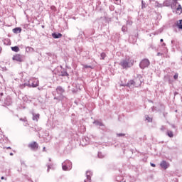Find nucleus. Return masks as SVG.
Returning a JSON list of instances; mask_svg holds the SVG:
<instances>
[{"mask_svg": "<svg viewBox=\"0 0 182 182\" xmlns=\"http://www.w3.org/2000/svg\"><path fill=\"white\" fill-rule=\"evenodd\" d=\"M134 63V60L130 58H126L120 61L119 65L123 68V69H128V68H132Z\"/></svg>", "mask_w": 182, "mask_h": 182, "instance_id": "1", "label": "nucleus"}, {"mask_svg": "<svg viewBox=\"0 0 182 182\" xmlns=\"http://www.w3.org/2000/svg\"><path fill=\"white\" fill-rule=\"evenodd\" d=\"M163 4L164 6H171L173 12H176L177 4L174 3V0H166Z\"/></svg>", "mask_w": 182, "mask_h": 182, "instance_id": "2", "label": "nucleus"}, {"mask_svg": "<svg viewBox=\"0 0 182 182\" xmlns=\"http://www.w3.org/2000/svg\"><path fill=\"white\" fill-rule=\"evenodd\" d=\"M12 60H14V62H17L18 63H22V62H25V55L16 54L13 55Z\"/></svg>", "mask_w": 182, "mask_h": 182, "instance_id": "3", "label": "nucleus"}, {"mask_svg": "<svg viewBox=\"0 0 182 182\" xmlns=\"http://www.w3.org/2000/svg\"><path fill=\"white\" fill-rule=\"evenodd\" d=\"M134 82H135L136 87L141 86V83H143V77L141 75H136L134 79Z\"/></svg>", "mask_w": 182, "mask_h": 182, "instance_id": "4", "label": "nucleus"}, {"mask_svg": "<svg viewBox=\"0 0 182 182\" xmlns=\"http://www.w3.org/2000/svg\"><path fill=\"white\" fill-rule=\"evenodd\" d=\"M25 85L26 86H28V87H38L39 86V82L36 79H31Z\"/></svg>", "mask_w": 182, "mask_h": 182, "instance_id": "5", "label": "nucleus"}, {"mask_svg": "<svg viewBox=\"0 0 182 182\" xmlns=\"http://www.w3.org/2000/svg\"><path fill=\"white\" fill-rule=\"evenodd\" d=\"M149 66H150V60L147 58L142 60L139 63L141 69H146V68H149Z\"/></svg>", "mask_w": 182, "mask_h": 182, "instance_id": "6", "label": "nucleus"}, {"mask_svg": "<svg viewBox=\"0 0 182 182\" xmlns=\"http://www.w3.org/2000/svg\"><path fill=\"white\" fill-rule=\"evenodd\" d=\"M55 90H56V93L58 94L59 96H61L64 99H66V97L63 95V93H65V88H63L62 86H58Z\"/></svg>", "mask_w": 182, "mask_h": 182, "instance_id": "7", "label": "nucleus"}, {"mask_svg": "<svg viewBox=\"0 0 182 182\" xmlns=\"http://www.w3.org/2000/svg\"><path fill=\"white\" fill-rule=\"evenodd\" d=\"M28 147H29L31 150H33V151H36L38 149H39V144H38V142L33 141L29 144L28 145Z\"/></svg>", "mask_w": 182, "mask_h": 182, "instance_id": "8", "label": "nucleus"}, {"mask_svg": "<svg viewBox=\"0 0 182 182\" xmlns=\"http://www.w3.org/2000/svg\"><path fill=\"white\" fill-rule=\"evenodd\" d=\"M173 1H174V4L178 5V6L176 8V14L177 15H181V14H182L181 5L180 4H178V2L177 1L178 0H173Z\"/></svg>", "mask_w": 182, "mask_h": 182, "instance_id": "9", "label": "nucleus"}, {"mask_svg": "<svg viewBox=\"0 0 182 182\" xmlns=\"http://www.w3.org/2000/svg\"><path fill=\"white\" fill-rule=\"evenodd\" d=\"M126 86H127V87H129V89H134V87H136V83L134 82V80L128 81V82L126 84Z\"/></svg>", "mask_w": 182, "mask_h": 182, "instance_id": "10", "label": "nucleus"}, {"mask_svg": "<svg viewBox=\"0 0 182 182\" xmlns=\"http://www.w3.org/2000/svg\"><path fill=\"white\" fill-rule=\"evenodd\" d=\"M92 171H87V172H86V177H87V179H85V180L84 181V182H92Z\"/></svg>", "mask_w": 182, "mask_h": 182, "instance_id": "11", "label": "nucleus"}, {"mask_svg": "<svg viewBox=\"0 0 182 182\" xmlns=\"http://www.w3.org/2000/svg\"><path fill=\"white\" fill-rule=\"evenodd\" d=\"M4 105H6V106H11V105H12V99H11V97H6Z\"/></svg>", "mask_w": 182, "mask_h": 182, "instance_id": "12", "label": "nucleus"}, {"mask_svg": "<svg viewBox=\"0 0 182 182\" xmlns=\"http://www.w3.org/2000/svg\"><path fill=\"white\" fill-rule=\"evenodd\" d=\"M160 166L164 170H167L168 168V164L166 161H162Z\"/></svg>", "mask_w": 182, "mask_h": 182, "instance_id": "13", "label": "nucleus"}, {"mask_svg": "<svg viewBox=\"0 0 182 182\" xmlns=\"http://www.w3.org/2000/svg\"><path fill=\"white\" fill-rule=\"evenodd\" d=\"M52 36H53V38H54V39H59V38H62V33H52Z\"/></svg>", "mask_w": 182, "mask_h": 182, "instance_id": "14", "label": "nucleus"}, {"mask_svg": "<svg viewBox=\"0 0 182 182\" xmlns=\"http://www.w3.org/2000/svg\"><path fill=\"white\" fill-rule=\"evenodd\" d=\"M13 32L16 34L21 33V32H22V28L21 27H16L13 29Z\"/></svg>", "mask_w": 182, "mask_h": 182, "instance_id": "15", "label": "nucleus"}, {"mask_svg": "<svg viewBox=\"0 0 182 182\" xmlns=\"http://www.w3.org/2000/svg\"><path fill=\"white\" fill-rule=\"evenodd\" d=\"M60 76H67V77H69V73H68V71H66V70L63 69V70H61Z\"/></svg>", "mask_w": 182, "mask_h": 182, "instance_id": "16", "label": "nucleus"}, {"mask_svg": "<svg viewBox=\"0 0 182 182\" xmlns=\"http://www.w3.org/2000/svg\"><path fill=\"white\" fill-rule=\"evenodd\" d=\"M26 52H27V53H33V52H35V49H33V48L32 47H26Z\"/></svg>", "mask_w": 182, "mask_h": 182, "instance_id": "17", "label": "nucleus"}, {"mask_svg": "<svg viewBox=\"0 0 182 182\" xmlns=\"http://www.w3.org/2000/svg\"><path fill=\"white\" fill-rule=\"evenodd\" d=\"M66 166L69 168V170H72V162L69 160H66L64 161Z\"/></svg>", "mask_w": 182, "mask_h": 182, "instance_id": "18", "label": "nucleus"}, {"mask_svg": "<svg viewBox=\"0 0 182 182\" xmlns=\"http://www.w3.org/2000/svg\"><path fill=\"white\" fill-rule=\"evenodd\" d=\"M33 114V120L38 122V120H39V117H40V114H35V113H32Z\"/></svg>", "mask_w": 182, "mask_h": 182, "instance_id": "19", "label": "nucleus"}, {"mask_svg": "<svg viewBox=\"0 0 182 182\" xmlns=\"http://www.w3.org/2000/svg\"><path fill=\"white\" fill-rule=\"evenodd\" d=\"M62 168L64 171H68L69 169L68 166H67L65 162L62 163Z\"/></svg>", "mask_w": 182, "mask_h": 182, "instance_id": "20", "label": "nucleus"}, {"mask_svg": "<svg viewBox=\"0 0 182 182\" xmlns=\"http://www.w3.org/2000/svg\"><path fill=\"white\" fill-rule=\"evenodd\" d=\"M154 6H155V8H163V6H164V4L159 3V1H155Z\"/></svg>", "mask_w": 182, "mask_h": 182, "instance_id": "21", "label": "nucleus"}, {"mask_svg": "<svg viewBox=\"0 0 182 182\" xmlns=\"http://www.w3.org/2000/svg\"><path fill=\"white\" fill-rule=\"evenodd\" d=\"M4 45H6V46H10V45H11V40H9V38H6L4 41Z\"/></svg>", "mask_w": 182, "mask_h": 182, "instance_id": "22", "label": "nucleus"}, {"mask_svg": "<svg viewBox=\"0 0 182 182\" xmlns=\"http://www.w3.org/2000/svg\"><path fill=\"white\" fill-rule=\"evenodd\" d=\"M93 124H95V126H100V127L103 126V122L99 120L94 121Z\"/></svg>", "mask_w": 182, "mask_h": 182, "instance_id": "23", "label": "nucleus"}, {"mask_svg": "<svg viewBox=\"0 0 182 182\" xmlns=\"http://www.w3.org/2000/svg\"><path fill=\"white\" fill-rule=\"evenodd\" d=\"M166 134L168 136V137H171V139L174 137V134L173 133L172 131L168 130L166 132Z\"/></svg>", "mask_w": 182, "mask_h": 182, "instance_id": "24", "label": "nucleus"}, {"mask_svg": "<svg viewBox=\"0 0 182 182\" xmlns=\"http://www.w3.org/2000/svg\"><path fill=\"white\" fill-rule=\"evenodd\" d=\"M11 50H13V52H19V47L18 46H13V47H11Z\"/></svg>", "mask_w": 182, "mask_h": 182, "instance_id": "25", "label": "nucleus"}, {"mask_svg": "<svg viewBox=\"0 0 182 182\" xmlns=\"http://www.w3.org/2000/svg\"><path fill=\"white\" fill-rule=\"evenodd\" d=\"M145 118L149 123H151V122H153V119L150 117H149V115H145Z\"/></svg>", "mask_w": 182, "mask_h": 182, "instance_id": "26", "label": "nucleus"}, {"mask_svg": "<svg viewBox=\"0 0 182 182\" xmlns=\"http://www.w3.org/2000/svg\"><path fill=\"white\" fill-rule=\"evenodd\" d=\"M65 99L63 97L59 95L58 97H54V100H63Z\"/></svg>", "mask_w": 182, "mask_h": 182, "instance_id": "27", "label": "nucleus"}, {"mask_svg": "<svg viewBox=\"0 0 182 182\" xmlns=\"http://www.w3.org/2000/svg\"><path fill=\"white\" fill-rule=\"evenodd\" d=\"M147 6V4H146V1H141V9H144Z\"/></svg>", "mask_w": 182, "mask_h": 182, "instance_id": "28", "label": "nucleus"}, {"mask_svg": "<svg viewBox=\"0 0 182 182\" xmlns=\"http://www.w3.org/2000/svg\"><path fill=\"white\" fill-rule=\"evenodd\" d=\"M105 58H106V53H102L100 54V59H102V60H105Z\"/></svg>", "mask_w": 182, "mask_h": 182, "instance_id": "29", "label": "nucleus"}, {"mask_svg": "<svg viewBox=\"0 0 182 182\" xmlns=\"http://www.w3.org/2000/svg\"><path fill=\"white\" fill-rule=\"evenodd\" d=\"M171 43L173 46H177V45H178V43L176 40H172Z\"/></svg>", "mask_w": 182, "mask_h": 182, "instance_id": "30", "label": "nucleus"}, {"mask_svg": "<svg viewBox=\"0 0 182 182\" xmlns=\"http://www.w3.org/2000/svg\"><path fill=\"white\" fill-rule=\"evenodd\" d=\"M98 157L99 159H103V157H105V155L102 152H98Z\"/></svg>", "mask_w": 182, "mask_h": 182, "instance_id": "31", "label": "nucleus"}, {"mask_svg": "<svg viewBox=\"0 0 182 182\" xmlns=\"http://www.w3.org/2000/svg\"><path fill=\"white\" fill-rule=\"evenodd\" d=\"M122 32H127V27L126 26H123L122 28Z\"/></svg>", "mask_w": 182, "mask_h": 182, "instance_id": "32", "label": "nucleus"}, {"mask_svg": "<svg viewBox=\"0 0 182 182\" xmlns=\"http://www.w3.org/2000/svg\"><path fill=\"white\" fill-rule=\"evenodd\" d=\"M124 136H126V134L122 133L117 134V137H124Z\"/></svg>", "mask_w": 182, "mask_h": 182, "instance_id": "33", "label": "nucleus"}, {"mask_svg": "<svg viewBox=\"0 0 182 182\" xmlns=\"http://www.w3.org/2000/svg\"><path fill=\"white\" fill-rule=\"evenodd\" d=\"M127 25H129L131 26V25H133V21H130V20H128L127 21Z\"/></svg>", "mask_w": 182, "mask_h": 182, "instance_id": "34", "label": "nucleus"}, {"mask_svg": "<svg viewBox=\"0 0 182 182\" xmlns=\"http://www.w3.org/2000/svg\"><path fill=\"white\" fill-rule=\"evenodd\" d=\"M173 79H175V80H177L178 79V73H176L173 75Z\"/></svg>", "mask_w": 182, "mask_h": 182, "instance_id": "35", "label": "nucleus"}, {"mask_svg": "<svg viewBox=\"0 0 182 182\" xmlns=\"http://www.w3.org/2000/svg\"><path fill=\"white\" fill-rule=\"evenodd\" d=\"M100 129H101V130L105 131L106 130V127L105 126V124H102V125L100 126Z\"/></svg>", "mask_w": 182, "mask_h": 182, "instance_id": "36", "label": "nucleus"}, {"mask_svg": "<svg viewBox=\"0 0 182 182\" xmlns=\"http://www.w3.org/2000/svg\"><path fill=\"white\" fill-rule=\"evenodd\" d=\"M161 132H164L166 130V127L164 126H162L160 129Z\"/></svg>", "mask_w": 182, "mask_h": 182, "instance_id": "37", "label": "nucleus"}, {"mask_svg": "<svg viewBox=\"0 0 182 182\" xmlns=\"http://www.w3.org/2000/svg\"><path fill=\"white\" fill-rule=\"evenodd\" d=\"M4 96V93H0V102L2 100V97Z\"/></svg>", "mask_w": 182, "mask_h": 182, "instance_id": "38", "label": "nucleus"}, {"mask_svg": "<svg viewBox=\"0 0 182 182\" xmlns=\"http://www.w3.org/2000/svg\"><path fill=\"white\" fill-rule=\"evenodd\" d=\"M21 122H26V118H20Z\"/></svg>", "mask_w": 182, "mask_h": 182, "instance_id": "39", "label": "nucleus"}, {"mask_svg": "<svg viewBox=\"0 0 182 182\" xmlns=\"http://www.w3.org/2000/svg\"><path fill=\"white\" fill-rule=\"evenodd\" d=\"M164 53H158L157 56H163Z\"/></svg>", "mask_w": 182, "mask_h": 182, "instance_id": "40", "label": "nucleus"}, {"mask_svg": "<svg viewBox=\"0 0 182 182\" xmlns=\"http://www.w3.org/2000/svg\"><path fill=\"white\" fill-rule=\"evenodd\" d=\"M85 68L86 69H87V68H92V66L86 65H85Z\"/></svg>", "mask_w": 182, "mask_h": 182, "instance_id": "41", "label": "nucleus"}, {"mask_svg": "<svg viewBox=\"0 0 182 182\" xmlns=\"http://www.w3.org/2000/svg\"><path fill=\"white\" fill-rule=\"evenodd\" d=\"M151 167H156V164H154L153 163H151Z\"/></svg>", "mask_w": 182, "mask_h": 182, "instance_id": "42", "label": "nucleus"}, {"mask_svg": "<svg viewBox=\"0 0 182 182\" xmlns=\"http://www.w3.org/2000/svg\"><path fill=\"white\" fill-rule=\"evenodd\" d=\"M50 168V166H48V169H47V171L49 172V169Z\"/></svg>", "mask_w": 182, "mask_h": 182, "instance_id": "43", "label": "nucleus"}, {"mask_svg": "<svg viewBox=\"0 0 182 182\" xmlns=\"http://www.w3.org/2000/svg\"><path fill=\"white\" fill-rule=\"evenodd\" d=\"M1 180H5V177L1 176Z\"/></svg>", "mask_w": 182, "mask_h": 182, "instance_id": "44", "label": "nucleus"}, {"mask_svg": "<svg viewBox=\"0 0 182 182\" xmlns=\"http://www.w3.org/2000/svg\"><path fill=\"white\" fill-rule=\"evenodd\" d=\"M80 35H84L83 32L81 31V32L80 33Z\"/></svg>", "mask_w": 182, "mask_h": 182, "instance_id": "45", "label": "nucleus"}, {"mask_svg": "<svg viewBox=\"0 0 182 182\" xmlns=\"http://www.w3.org/2000/svg\"><path fill=\"white\" fill-rule=\"evenodd\" d=\"M1 51H2V48L0 47V53H1Z\"/></svg>", "mask_w": 182, "mask_h": 182, "instance_id": "46", "label": "nucleus"}, {"mask_svg": "<svg viewBox=\"0 0 182 182\" xmlns=\"http://www.w3.org/2000/svg\"><path fill=\"white\" fill-rule=\"evenodd\" d=\"M10 156H14V153H10Z\"/></svg>", "mask_w": 182, "mask_h": 182, "instance_id": "47", "label": "nucleus"}, {"mask_svg": "<svg viewBox=\"0 0 182 182\" xmlns=\"http://www.w3.org/2000/svg\"><path fill=\"white\" fill-rule=\"evenodd\" d=\"M164 41V40H163V38H161V40H160V42H163Z\"/></svg>", "mask_w": 182, "mask_h": 182, "instance_id": "48", "label": "nucleus"}, {"mask_svg": "<svg viewBox=\"0 0 182 182\" xmlns=\"http://www.w3.org/2000/svg\"><path fill=\"white\" fill-rule=\"evenodd\" d=\"M164 50H167V48H164Z\"/></svg>", "mask_w": 182, "mask_h": 182, "instance_id": "49", "label": "nucleus"}, {"mask_svg": "<svg viewBox=\"0 0 182 182\" xmlns=\"http://www.w3.org/2000/svg\"><path fill=\"white\" fill-rule=\"evenodd\" d=\"M49 161H52V159L50 158H49Z\"/></svg>", "mask_w": 182, "mask_h": 182, "instance_id": "50", "label": "nucleus"}, {"mask_svg": "<svg viewBox=\"0 0 182 182\" xmlns=\"http://www.w3.org/2000/svg\"><path fill=\"white\" fill-rule=\"evenodd\" d=\"M46 147H43V151H45V149H46Z\"/></svg>", "mask_w": 182, "mask_h": 182, "instance_id": "51", "label": "nucleus"}, {"mask_svg": "<svg viewBox=\"0 0 182 182\" xmlns=\"http://www.w3.org/2000/svg\"><path fill=\"white\" fill-rule=\"evenodd\" d=\"M7 149H11V146L7 147Z\"/></svg>", "mask_w": 182, "mask_h": 182, "instance_id": "52", "label": "nucleus"}, {"mask_svg": "<svg viewBox=\"0 0 182 182\" xmlns=\"http://www.w3.org/2000/svg\"><path fill=\"white\" fill-rule=\"evenodd\" d=\"M29 182H33V181H29Z\"/></svg>", "mask_w": 182, "mask_h": 182, "instance_id": "53", "label": "nucleus"}, {"mask_svg": "<svg viewBox=\"0 0 182 182\" xmlns=\"http://www.w3.org/2000/svg\"><path fill=\"white\" fill-rule=\"evenodd\" d=\"M78 38H80V36H78Z\"/></svg>", "mask_w": 182, "mask_h": 182, "instance_id": "54", "label": "nucleus"}]
</instances>
